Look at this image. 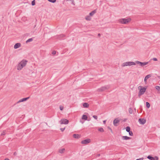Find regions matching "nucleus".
<instances>
[{
    "mask_svg": "<svg viewBox=\"0 0 160 160\" xmlns=\"http://www.w3.org/2000/svg\"><path fill=\"white\" fill-rule=\"evenodd\" d=\"M129 132V135L130 136H132L133 135V133L132 132V131H130V132Z\"/></svg>",
    "mask_w": 160,
    "mask_h": 160,
    "instance_id": "nucleus-31",
    "label": "nucleus"
},
{
    "mask_svg": "<svg viewBox=\"0 0 160 160\" xmlns=\"http://www.w3.org/2000/svg\"><path fill=\"white\" fill-rule=\"evenodd\" d=\"M108 128L110 130L111 132H112V129L111 128H110L109 126H108Z\"/></svg>",
    "mask_w": 160,
    "mask_h": 160,
    "instance_id": "nucleus-36",
    "label": "nucleus"
},
{
    "mask_svg": "<svg viewBox=\"0 0 160 160\" xmlns=\"http://www.w3.org/2000/svg\"><path fill=\"white\" fill-rule=\"evenodd\" d=\"M83 106L84 108H88L89 106V104L86 102H84L83 104Z\"/></svg>",
    "mask_w": 160,
    "mask_h": 160,
    "instance_id": "nucleus-17",
    "label": "nucleus"
},
{
    "mask_svg": "<svg viewBox=\"0 0 160 160\" xmlns=\"http://www.w3.org/2000/svg\"><path fill=\"white\" fill-rule=\"evenodd\" d=\"M21 44L19 43H18L15 44L14 46L15 49H17L21 47Z\"/></svg>",
    "mask_w": 160,
    "mask_h": 160,
    "instance_id": "nucleus-12",
    "label": "nucleus"
},
{
    "mask_svg": "<svg viewBox=\"0 0 160 160\" xmlns=\"http://www.w3.org/2000/svg\"><path fill=\"white\" fill-rule=\"evenodd\" d=\"M146 105L147 107L148 108H149L150 106V103L148 102H146Z\"/></svg>",
    "mask_w": 160,
    "mask_h": 160,
    "instance_id": "nucleus-26",
    "label": "nucleus"
},
{
    "mask_svg": "<svg viewBox=\"0 0 160 160\" xmlns=\"http://www.w3.org/2000/svg\"><path fill=\"white\" fill-rule=\"evenodd\" d=\"M155 88L158 90V93H160V87L157 86L155 87Z\"/></svg>",
    "mask_w": 160,
    "mask_h": 160,
    "instance_id": "nucleus-21",
    "label": "nucleus"
},
{
    "mask_svg": "<svg viewBox=\"0 0 160 160\" xmlns=\"http://www.w3.org/2000/svg\"><path fill=\"white\" fill-rule=\"evenodd\" d=\"M152 60L154 61H157L158 60L156 58H153Z\"/></svg>",
    "mask_w": 160,
    "mask_h": 160,
    "instance_id": "nucleus-39",
    "label": "nucleus"
},
{
    "mask_svg": "<svg viewBox=\"0 0 160 160\" xmlns=\"http://www.w3.org/2000/svg\"><path fill=\"white\" fill-rule=\"evenodd\" d=\"M138 89H139V91L138 92V96L140 97L141 95L143 94L145 92L147 88L145 87H142V86H139Z\"/></svg>",
    "mask_w": 160,
    "mask_h": 160,
    "instance_id": "nucleus-2",
    "label": "nucleus"
},
{
    "mask_svg": "<svg viewBox=\"0 0 160 160\" xmlns=\"http://www.w3.org/2000/svg\"><path fill=\"white\" fill-rule=\"evenodd\" d=\"M88 117L86 115H83L82 116V119L85 120H87Z\"/></svg>",
    "mask_w": 160,
    "mask_h": 160,
    "instance_id": "nucleus-19",
    "label": "nucleus"
},
{
    "mask_svg": "<svg viewBox=\"0 0 160 160\" xmlns=\"http://www.w3.org/2000/svg\"><path fill=\"white\" fill-rule=\"evenodd\" d=\"M93 117L95 118V119H97V118H98V117L97 116H96V115H93Z\"/></svg>",
    "mask_w": 160,
    "mask_h": 160,
    "instance_id": "nucleus-35",
    "label": "nucleus"
},
{
    "mask_svg": "<svg viewBox=\"0 0 160 160\" xmlns=\"http://www.w3.org/2000/svg\"><path fill=\"white\" fill-rule=\"evenodd\" d=\"M56 51H53L52 52V53L53 55H55L56 54Z\"/></svg>",
    "mask_w": 160,
    "mask_h": 160,
    "instance_id": "nucleus-33",
    "label": "nucleus"
},
{
    "mask_svg": "<svg viewBox=\"0 0 160 160\" xmlns=\"http://www.w3.org/2000/svg\"><path fill=\"white\" fill-rule=\"evenodd\" d=\"M109 88V86H103L98 88L97 91L98 92H102L108 89Z\"/></svg>",
    "mask_w": 160,
    "mask_h": 160,
    "instance_id": "nucleus-5",
    "label": "nucleus"
},
{
    "mask_svg": "<svg viewBox=\"0 0 160 160\" xmlns=\"http://www.w3.org/2000/svg\"><path fill=\"white\" fill-rule=\"evenodd\" d=\"M72 0H67V1H71V2H72Z\"/></svg>",
    "mask_w": 160,
    "mask_h": 160,
    "instance_id": "nucleus-46",
    "label": "nucleus"
},
{
    "mask_svg": "<svg viewBox=\"0 0 160 160\" xmlns=\"http://www.w3.org/2000/svg\"><path fill=\"white\" fill-rule=\"evenodd\" d=\"M100 36H101V34H100V33H98V36L100 37Z\"/></svg>",
    "mask_w": 160,
    "mask_h": 160,
    "instance_id": "nucleus-44",
    "label": "nucleus"
},
{
    "mask_svg": "<svg viewBox=\"0 0 160 160\" xmlns=\"http://www.w3.org/2000/svg\"><path fill=\"white\" fill-rule=\"evenodd\" d=\"M4 160H10L8 158H5Z\"/></svg>",
    "mask_w": 160,
    "mask_h": 160,
    "instance_id": "nucleus-45",
    "label": "nucleus"
},
{
    "mask_svg": "<svg viewBox=\"0 0 160 160\" xmlns=\"http://www.w3.org/2000/svg\"><path fill=\"white\" fill-rule=\"evenodd\" d=\"M35 4V0H34L32 2V6H34Z\"/></svg>",
    "mask_w": 160,
    "mask_h": 160,
    "instance_id": "nucleus-30",
    "label": "nucleus"
},
{
    "mask_svg": "<svg viewBox=\"0 0 160 160\" xmlns=\"http://www.w3.org/2000/svg\"><path fill=\"white\" fill-rule=\"evenodd\" d=\"M122 138L124 140H128L131 139V138L127 136H123L122 137Z\"/></svg>",
    "mask_w": 160,
    "mask_h": 160,
    "instance_id": "nucleus-14",
    "label": "nucleus"
},
{
    "mask_svg": "<svg viewBox=\"0 0 160 160\" xmlns=\"http://www.w3.org/2000/svg\"><path fill=\"white\" fill-rule=\"evenodd\" d=\"M124 121H126V120H125H125H124Z\"/></svg>",
    "mask_w": 160,
    "mask_h": 160,
    "instance_id": "nucleus-47",
    "label": "nucleus"
},
{
    "mask_svg": "<svg viewBox=\"0 0 160 160\" xmlns=\"http://www.w3.org/2000/svg\"><path fill=\"white\" fill-rule=\"evenodd\" d=\"M29 98V97L24 98L22 99H21L20 100H19L17 102V103H19L20 102H23L25 101H27Z\"/></svg>",
    "mask_w": 160,
    "mask_h": 160,
    "instance_id": "nucleus-11",
    "label": "nucleus"
},
{
    "mask_svg": "<svg viewBox=\"0 0 160 160\" xmlns=\"http://www.w3.org/2000/svg\"><path fill=\"white\" fill-rule=\"evenodd\" d=\"M73 137L75 138H78L81 137V135L78 134H74Z\"/></svg>",
    "mask_w": 160,
    "mask_h": 160,
    "instance_id": "nucleus-15",
    "label": "nucleus"
},
{
    "mask_svg": "<svg viewBox=\"0 0 160 160\" xmlns=\"http://www.w3.org/2000/svg\"><path fill=\"white\" fill-rule=\"evenodd\" d=\"M131 20V19L130 18H128L127 19L121 18L119 20V21L122 24H126L129 22Z\"/></svg>",
    "mask_w": 160,
    "mask_h": 160,
    "instance_id": "nucleus-3",
    "label": "nucleus"
},
{
    "mask_svg": "<svg viewBox=\"0 0 160 160\" xmlns=\"http://www.w3.org/2000/svg\"><path fill=\"white\" fill-rule=\"evenodd\" d=\"M5 131H3V132L1 133V135H5Z\"/></svg>",
    "mask_w": 160,
    "mask_h": 160,
    "instance_id": "nucleus-32",
    "label": "nucleus"
},
{
    "mask_svg": "<svg viewBox=\"0 0 160 160\" xmlns=\"http://www.w3.org/2000/svg\"><path fill=\"white\" fill-rule=\"evenodd\" d=\"M106 120H104L103 121V123L104 124H105L106 123Z\"/></svg>",
    "mask_w": 160,
    "mask_h": 160,
    "instance_id": "nucleus-43",
    "label": "nucleus"
},
{
    "mask_svg": "<svg viewBox=\"0 0 160 160\" xmlns=\"http://www.w3.org/2000/svg\"><path fill=\"white\" fill-rule=\"evenodd\" d=\"M133 110L131 108H129V112L130 114H132V113Z\"/></svg>",
    "mask_w": 160,
    "mask_h": 160,
    "instance_id": "nucleus-28",
    "label": "nucleus"
},
{
    "mask_svg": "<svg viewBox=\"0 0 160 160\" xmlns=\"http://www.w3.org/2000/svg\"><path fill=\"white\" fill-rule=\"evenodd\" d=\"M143 158H140L139 159H137L136 160H143Z\"/></svg>",
    "mask_w": 160,
    "mask_h": 160,
    "instance_id": "nucleus-41",
    "label": "nucleus"
},
{
    "mask_svg": "<svg viewBox=\"0 0 160 160\" xmlns=\"http://www.w3.org/2000/svg\"><path fill=\"white\" fill-rule=\"evenodd\" d=\"M135 63L139 64L141 66L143 67L144 66L146 65L148 63V62H142L138 61H136L135 62Z\"/></svg>",
    "mask_w": 160,
    "mask_h": 160,
    "instance_id": "nucleus-6",
    "label": "nucleus"
},
{
    "mask_svg": "<svg viewBox=\"0 0 160 160\" xmlns=\"http://www.w3.org/2000/svg\"><path fill=\"white\" fill-rule=\"evenodd\" d=\"M13 155H14V156H16L17 155V153L16 152H14V153H13Z\"/></svg>",
    "mask_w": 160,
    "mask_h": 160,
    "instance_id": "nucleus-42",
    "label": "nucleus"
},
{
    "mask_svg": "<svg viewBox=\"0 0 160 160\" xmlns=\"http://www.w3.org/2000/svg\"><path fill=\"white\" fill-rule=\"evenodd\" d=\"M28 61L23 59L18 64L17 68L18 70H21L24 67L26 66Z\"/></svg>",
    "mask_w": 160,
    "mask_h": 160,
    "instance_id": "nucleus-1",
    "label": "nucleus"
},
{
    "mask_svg": "<svg viewBox=\"0 0 160 160\" xmlns=\"http://www.w3.org/2000/svg\"><path fill=\"white\" fill-rule=\"evenodd\" d=\"M96 10H94L91 12L89 13V15L90 16H92L93 15L96 13Z\"/></svg>",
    "mask_w": 160,
    "mask_h": 160,
    "instance_id": "nucleus-16",
    "label": "nucleus"
},
{
    "mask_svg": "<svg viewBox=\"0 0 160 160\" xmlns=\"http://www.w3.org/2000/svg\"><path fill=\"white\" fill-rule=\"evenodd\" d=\"M100 154H98V155L99 156H100Z\"/></svg>",
    "mask_w": 160,
    "mask_h": 160,
    "instance_id": "nucleus-48",
    "label": "nucleus"
},
{
    "mask_svg": "<svg viewBox=\"0 0 160 160\" xmlns=\"http://www.w3.org/2000/svg\"><path fill=\"white\" fill-rule=\"evenodd\" d=\"M151 74H148L146 76L144 79V81L145 83H147V81L148 79L151 77Z\"/></svg>",
    "mask_w": 160,
    "mask_h": 160,
    "instance_id": "nucleus-13",
    "label": "nucleus"
},
{
    "mask_svg": "<svg viewBox=\"0 0 160 160\" xmlns=\"http://www.w3.org/2000/svg\"><path fill=\"white\" fill-rule=\"evenodd\" d=\"M65 151V149L64 148H62L61 149H60L59 151V153H63L64 151Z\"/></svg>",
    "mask_w": 160,
    "mask_h": 160,
    "instance_id": "nucleus-23",
    "label": "nucleus"
},
{
    "mask_svg": "<svg viewBox=\"0 0 160 160\" xmlns=\"http://www.w3.org/2000/svg\"><path fill=\"white\" fill-rule=\"evenodd\" d=\"M90 16V15L87 16L85 18V19L87 20L90 21L91 19V18Z\"/></svg>",
    "mask_w": 160,
    "mask_h": 160,
    "instance_id": "nucleus-24",
    "label": "nucleus"
},
{
    "mask_svg": "<svg viewBox=\"0 0 160 160\" xmlns=\"http://www.w3.org/2000/svg\"><path fill=\"white\" fill-rule=\"evenodd\" d=\"M60 122V124H68L69 122V121L66 119H62Z\"/></svg>",
    "mask_w": 160,
    "mask_h": 160,
    "instance_id": "nucleus-7",
    "label": "nucleus"
},
{
    "mask_svg": "<svg viewBox=\"0 0 160 160\" xmlns=\"http://www.w3.org/2000/svg\"><path fill=\"white\" fill-rule=\"evenodd\" d=\"M147 158L150 160H155V158L150 155L148 156Z\"/></svg>",
    "mask_w": 160,
    "mask_h": 160,
    "instance_id": "nucleus-18",
    "label": "nucleus"
},
{
    "mask_svg": "<svg viewBox=\"0 0 160 160\" xmlns=\"http://www.w3.org/2000/svg\"><path fill=\"white\" fill-rule=\"evenodd\" d=\"M138 122L141 124H144L146 123V120L145 119L140 118L138 119Z\"/></svg>",
    "mask_w": 160,
    "mask_h": 160,
    "instance_id": "nucleus-9",
    "label": "nucleus"
},
{
    "mask_svg": "<svg viewBox=\"0 0 160 160\" xmlns=\"http://www.w3.org/2000/svg\"><path fill=\"white\" fill-rule=\"evenodd\" d=\"M72 4H73V5H75V3L74 2V1L73 0H72Z\"/></svg>",
    "mask_w": 160,
    "mask_h": 160,
    "instance_id": "nucleus-37",
    "label": "nucleus"
},
{
    "mask_svg": "<svg viewBox=\"0 0 160 160\" xmlns=\"http://www.w3.org/2000/svg\"><path fill=\"white\" fill-rule=\"evenodd\" d=\"M33 40V39L32 38H30L27 40L26 41V43H28L29 42L32 41Z\"/></svg>",
    "mask_w": 160,
    "mask_h": 160,
    "instance_id": "nucleus-25",
    "label": "nucleus"
},
{
    "mask_svg": "<svg viewBox=\"0 0 160 160\" xmlns=\"http://www.w3.org/2000/svg\"><path fill=\"white\" fill-rule=\"evenodd\" d=\"M65 37V35L64 34H62L58 36V38L61 39Z\"/></svg>",
    "mask_w": 160,
    "mask_h": 160,
    "instance_id": "nucleus-20",
    "label": "nucleus"
},
{
    "mask_svg": "<svg viewBox=\"0 0 160 160\" xmlns=\"http://www.w3.org/2000/svg\"><path fill=\"white\" fill-rule=\"evenodd\" d=\"M120 122V120L118 118H115L113 121V124L114 126H118V123Z\"/></svg>",
    "mask_w": 160,
    "mask_h": 160,
    "instance_id": "nucleus-10",
    "label": "nucleus"
},
{
    "mask_svg": "<svg viewBox=\"0 0 160 160\" xmlns=\"http://www.w3.org/2000/svg\"><path fill=\"white\" fill-rule=\"evenodd\" d=\"M60 109L61 110H62L63 109V107L60 106Z\"/></svg>",
    "mask_w": 160,
    "mask_h": 160,
    "instance_id": "nucleus-34",
    "label": "nucleus"
},
{
    "mask_svg": "<svg viewBox=\"0 0 160 160\" xmlns=\"http://www.w3.org/2000/svg\"><path fill=\"white\" fill-rule=\"evenodd\" d=\"M98 131L101 132H103L104 131V129L102 128H98Z\"/></svg>",
    "mask_w": 160,
    "mask_h": 160,
    "instance_id": "nucleus-27",
    "label": "nucleus"
},
{
    "mask_svg": "<svg viewBox=\"0 0 160 160\" xmlns=\"http://www.w3.org/2000/svg\"><path fill=\"white\" fill-rule=\"evenodd\" d=\"M136 65L135 62H128L123 63L122 66V67H125L126 66H131L132 65Z\"/></svg>",
    "mask_w": 160,
    "mask_h": 160,
    "instance_id": "nucleus-4",
    "label": "nucleus"
},
{
    "mask_svg": "<svg viewBox=\"0 0 160 160\" xmlns=\"http://www.w3.org/2000/svg\"><path fill=\"white\" fill-rule=\"evenodd\" d=\"M126 130L127 132H129L131 131L130 128L129 126H128L126 128Z\"/></svg>",
    "mask_w": 160,
    "mask_h": 160,
    "instance_id": "nucleus-22",
    "label": "nucleus"
},
{
    "mask_svg": "<svg viewBox=\"0 0 160 160\" xmlns=\"http://www.w3.org/2000/svg\"><path fill=\"white\" fill-rule=\"evenodd\" d=\"M65 128H60V130H61L62 131V132H63L64 131V130H65Z\"/></svg>",
    "mask_w": 160,
    "mask_h": 160,
    "instance_id": "nucleus-40",
    "label": "nucleus"
},
{
    "mask_svg": "<svg viewBox=\"0 0 160 160\" xmlns=\"http://www.w3.org/2000/svg\"><path fill=\"white\" fill-rule=\"evenodd\" d=\"M154 158H155V160H158V158L157 156H155Z\"/></svg>",
    "mask_w": 160,
    "mask_h": 160,
    "instance_id": "nucleus-38",
    "label": "nucleus"
},
{
    "mask_svg": "<svg viewBox=\"0 0 160 160\" xmlns=\"http://www.w3.org/2000/svg\"><path fill=\"white\" fill-rule=\"evenodd\" d=\"M91 139L89 138H88L86 139L83 140L81 141V143L82 144H87L91 142Z\"/></svg>",
    "mask_w": 160,
    "mask_h": 160,
    "instance_id": "nucleus-8",
    "label": "nucleus"
},
{
    "mask_svg": "<svg viewBox=\"0 0 160 160\" xmlns=\"http://www.w3.org/2000/svg\"><path fill=\"white\" fill-rule=\"evenodd\" d=\"M48 1L52 3H55L56 2V0H48Z\"/></svg>",
    "mask_w": 160,
    "mask_h": 160,
    "instance_id": "nucleus-29",
    "label": "nucleus"
}]
</instances>
